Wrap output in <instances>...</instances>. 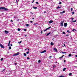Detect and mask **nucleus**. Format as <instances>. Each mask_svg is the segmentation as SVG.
Here are the masks:
<instances>
[{"instance_id":"nucleus-1","label":"nucleus","mask_w":77,"mask_h":77,"mask_svg":"<svg viewBox=\"0 0 77 77\" xmlns=\"http://www.w3.org/2000/svg\"><path fill=\"white\" fill-rule=\"evenodd\" d=\"M5 10V11H9V10L7 8L5 7H0V10Z\"/></svg>"},{"instance_id":"nucleus-2","label":"nucleus","mask_w":77,"mask_h":77,"mask_svg":"<svg viewBox=\"0 0 77 77\" xmlns=\"http://www.w3.org/2000/svg\"><path fill=\"white\" fill-rule=\"evenodd\" d=\"M19 54H20V52H18L16 53H15L13 55V56H18V55H19Z\"/></svg>"},{"instance_id":"nucleus-3","label":"nucleus","mask_w":77,"mask_h":77,"mask_svg":"<svg viewBox=\"0 0 77 77\" xmlns=\"http://www.w3.org/2000/svg\"><path fill=\"white\" fill-rule=\"evenodd\" d=\"M63 23H64V20L61 22V23L60 24L61 26H63Z\"/></svg>"},{"instance_id":"nucleus-4","label":"nucleus","mask_w":77,"mask_h":77,"mask_svg":"<svg viewBox=\"0 0 77 77\" xmlns=\"http://www.w3.org/2000/svg\"><path fill=\"white\" fill-rule=\"evenodd\" d=\"M0 46L1 47V48H5V47H4V46H3V45L0 43Z\"/></svg>"},{"instance_id":"nucleus-5","label":"nucleus","mask_w":77,"mask_h":77,"mask_svg":"<svg viewBox=\"0 0 77 77\" xmlns=\"http://www.w3.org/2000/svg\"><path fill=\"white\" fill-rule=\"evenodd\" d=\"M45 52H47V51L46 50H45L41 52V53H45Z\"/></svg>"},{"instance_id":"nucleus-6","label":"nucleus","mask_w":77,"mask_h":77,"mask_svg":"<svg viewBox=\"0 0 77 77\" xmlns=\"http://www.w3.org/2000/svg\"><path fill=\"white\" fill-rule=\"evenodd\" d=\"M67 24L66 23H65L64 24V27H66V26H67Z\"/></svg>"},{"instance_id":"nucleus-7","label":"nucleus","mask_w":77,"mask_h":77,"mask_svg":"<svg viewBox=\"0 0 77 77\" xmlns=\"http://www.w3.org/2000/svg\"><path fill=\"white\" fill-rule=\"evenodd\" d=\"M5 32L6 34H8V33H9V32L8 31H6V30H5Z\"/></svg>"},{"instance_id":"nucleus-8","label":"nucleus","mask_w":77,"mask_h":77,"mask_svg":"<svg viewBox=\"0 0 77 77\" xmlns=\"http://www.w3.org/2000/svg\"><path fill=\"white\" fill-rule=\"evenodd\" d=\"M54 51H56V52H57V49H56V48H54Z\"/></svg>"},{"instance_id":"nucleus-9","label":"nucleus","mask_w":77,"mask_h":77,"mask_svg":"<svg viewBox=\"0 0 77 77\" xmlns=\"http://www.w3.org/2000/svg\"><path fill=\"white\" fill-rule=\"evenodd\" d=\"M53 20H50L49 22V23H53Z\"/></svg>"},{"instance_id":"nucleus-10","label":"nucleus","mask_w":77,"mask_h":77,"mask_svg":"<svg viewBox=\"0 0 77 77\" xmlns=\"http://www.w3.org/2000/svg\"><path fill=\"white\" fill-rule=\"evenodd\" d=\"M51 33V32L48 33V34L46 35V36H48V35H50Z\"/></svg>"},{"instance_id":"nucleus-11","label":"nucleus","mask_w":77,"mask_h":77,"mask_svg":"<svg viewBox=\"0 0 77 77\" xmlns=\"http://www.w3.org/2000/svg\"><path fill=\"white\" fill-rule=\"evenodd\" d=\"M61 53H63V54H66L67 53L66 52H62Z\"/></svg>"},{"instance_id":"nucleus-12","label":"nucleus","mask_w":77,"mask_h":77,"mask_svg":"<svg viewBox=\"0 0 77 77\" xmlns=\"http://www.w3.org/2000/svg\"><path fill=\"white\" fill-rule=\"evenodd\" d=\"M58 77H65V76L63 75H61V76H58Z\"/></svg>"},{"instance_id":"nucleus-13","label":"nucleus","mask_w":77,"mask_h":77,"mask_svg":"<svg viewBox=\"0 0 77 77\" xmlns=\"http://www.w3.org/2000/svg\"><path fill=\"white\" fill-rule=\"evenodd\" d=\"M60 8H61V7H60L58 6L57 7V9H60Z\"/></svg>"},{"instance_id":"nucleus-14","label":"nucleus","mask_w":77,"mask_h":77,"mask_svg":"<svg viewBox=\"0 0 77 77\" xmlns=\"http://www.w3.org/2000/svg\"><path fill=\"white\" fill-rule=\"evenodd\" d=\"M51 45H54V43H53V42H51Z\"/></svg>"},{"instance_id":"nucleus-15","label":"nucleus","mask_w":77,"mask_h":77,"mask_svg":"<svg viewBox=\"0 0 77 77\" xmlns=\"http://www.w3.org/2000/svg\"><path fill=\"white\" fill-rule=\"evenodd\" d=\"M66 69V68H64L63 69V71H65V70Z\"/></svg>"},{"instance_id":"nucleus-16","label":"nucleus","mask_w":77,"mask_h":77,"mask_svg":"<svg viewBox=\"0 0 77 77\" xmlns=\"http://www.w3.org/2000/svg\"><path fill=\"white\" fill-rule=\"evenodd\" d=\"M65 11H63V12H60V14H62L63 13H65Z\"/></svg>"},{"instance_id":"nucleus-17","label":"nucleus","mask_w":77,"mask_h":77,"mask_svg":"<svg viewBox=\"0 0 77 77\" xmlns=\"http://www.w3.org/2000/svg\"><path fill=\"white\" fill-rule=\"evenodd\" d=\"M24 55V56H27V54H26V53H24L23 54Z\"/></svg>"},{"instance_id":"nucleus-18","label":"nucleus","mask_w":77,"mask_h":77,"mask_svg":"<svg viewBox=\"0 0 77 77\" xmlns=\"http://www.w3.org/2000/svg\"><path fill=\"white\" fill-rule=\"evenodd\" d=\"M53 67L54 68L53 69H54V68H56V66H53Z\"/></svg>"},{"instance_id":"nucleus-19","label":"nucleus","mask_w":77,"mask_h":77,"mask_svg":"<svg viewBox=\"0 0 77 77\" xmlns=\"http://www.w3.org/2000/svg\"><path fill=\"white\" fill-rule=\"evenodd\" d=\"M33 9H37V7H33Z\"/></svg>"},{"instance_id":"nucleus-20","label":"nucleus","mask_w":77,"mask_h":77,"mask_svg":"<svg viewBox=\"0 0 77 77\" xmlns=\"http://www.w3.org/2000/svg\"><path fill=\"white\" fill-rule=\"evenodd\" d=\"M69 56H72V55H71V54H70L68 55Z\"/></svg>"},{"instance_id":"nucleus-21","label":"nucleus","mask_w":77,"mask_h":77,"mask_svg":"<svg viewBox=\"0 0 77 77\" xmlns=\"http://www.w3.org/2000/svg\"><path fill=\"white\" fill-rule=\"evenodd\" d=\"M17 30H18V31H20V30H21V29H20V28H18L17 29Z\"/></svg>"},{"instance_id":"nucleus-22","label":"nucleus","mask_w":77,"mask_h":77,"mask_svg":"<svg viewBox=\"0 0 77 77\" xmlns=\"http://www.w3.org/2000/svg\"><path fill=\"white\" fill-rule=\"evenodd\" d=\"M17 3H18V2H19V0H16Z\"/></svg>"},{"instance_id":"nucleus-23","label":"nucleus","mask_w":77,"mask_h":77,"mask_svg":"<svg viewBox=\"0 0 77 77\" xmlns=\"http://www.w3.org/2000/svg\"><path fill=\"white\" fill-rule=\"evenodd\" d=\"M26 26H27V27H28V26H29V24H26Z\"/></svg>"},{"instance_id":"nucleus-24","label":"nucleus","mask_w":77,"mask_h":77,"mask_svg":"<svg viewBox=\"0 0 77 77\" xmlns=\"http://www.w3.org/2000/svg\"><path fill=\"white\" fill-rule=\"evenodd\" d=\"M71 75H72V73H70L69 74V75L70 76H71Z\"/></svg>"},{"instance_id":"nucleus-25","label":"nucleus","mask_w":77,"mask_h":77,"mask_svg":"<svg viewBox=\"0 0 77 77\" xmlns=\"http://www.w3.org/2000/svg\"><path fill=\"white\" fill-rule=\"evenodd\" d=\"M21 42H22V41H20V42H18V43H19V44H21Z\"/></svg>"},{"instance_id":"nucleus-26","label":"nucleus","mask_w":77,"mask_h":77,"mask_svg":"<svg viewBox=\"0 0 77 77\" xmlns=\"http://www.w3.org/2000/svg\"><path fill=\"white\" fill-rule=\"evenodd\" d=\"M76 20H73L72 22H76Z\"/></svg>"},{"instance_id":"nucleus-27","label":"nucleus","mask_w":77,"mask_h":77,"mask_svg":"<svg viewBox=\"0 0 77 77\" xmlns=\"http://www.w3.org/2000/svg\"><path fill=\"white\" fill-rule=\"evenodd\" d=\"M62 33H63V34H64L65 35V34H66L65 32H63Z\"/></svg>"},{"instance_id":"nucleus-28","label":"nucleus","mask_w":77,"mask_h":77,"mask_svg":"<svg viewBox=\"0 0 77 77\" xmlns=\"http://www.w3.org/2000/svg\"><path fill=\"white\" fill-rule=\"evenodd\" d=\"M59 5H61L62 4V2H60L59 3Z\"/></svg>"},{"instance_id":"nucleus-29","label":"nucleus","mask_w":77,"mask_h":77,"mask_svg":"<svg viewBox=\"0 0 77 77\" xmlns=\"http://www.w3.org/2000/svg\"><path fill=\"white\" fill-rule=\"evenodd\" d=\"M48 30V29L47 28L46 29L44 30V31H47Z\"/></svg>"},{"instance_id":"nucleus-30","label":"nucleus","mask_w":77,"mask_h":77,"mask_svg":"<svg viewBox=\"0 0 77 77\" xmlns=\"http://www.w3.org/2000/svg\"><path fill=\"white\" fill-rule=\"evenodd\" d=\"M26 54H29V51H28L26 52Z\"/></svg>"},{"instance_id":"nucleus-31","label":"nucleus","mask_w":77,"mask_h":77,"mask_svg":"<svg viewBox=\"0 0 77 77\" xmlns=\"http://www.w3.org/2000/svg\"><path fill=\"white\" fill-rule=\"evenodd\" d=\"M3 60V58H2L1 59V61H2Z\"/></svg>"},{"instance_id":"nucleus-32","label":"nucleus","mask_w":77,"mask_h":77,"mask_svg":"<svg viewBox=\"0 0 77 77\" xmlns=\"http://www.w3.org/2000/svg\"><path fill=\"white\" fill-rule=\"evenodd\" d=\"M71 11H72V10H73V8H71Z\"/></svg>"},{"instance_id":"nucleus-33","label":"nucleus","mask_w":77,"mask_h":77,"mask_svg":"<svg viewBox=\"0 0 77 77\" xmlns=\"http://www.w3.org/2000/svg\"><path fill=\"white\" fill-rule=\"evenodd\" d=\"M38 62V63H40V62H41V60H39Z\"/></svg>"},{"instance_id":"nucleus-34","label":"nucleus","mask_w":77,"mask_h":77,"mask_svg":"<svg viewBox=\"0 0 77 77\" xmlns=\"http://www.w3.org/2000/svg\"><path fill=\"white\" fill-rule=\"evenodd\" d=\"M74 30H75V29H73L72 30V31L73 32H74Z\"/></svg>"},{"instance_id":"nucleus-35","label":"nucleus","mask_w":77,"mask_h":77,"mask_svg":"<svg viewBox=\"0 0 77 77\" xmlns=\"http://www.w3.org/2000/svg\"><path fill=\"white\" fill-rule=\"evenodd\" d=\"M35 3L36 4H39V3H38V2H36Z\"/></svg>"},{"instance_id":"nucleus-36","label":"nucleus","mask_w":77,"mask_h":77,"mask_svg":"<svg viewBox=\"0 0 77 77\" xmlns=\"http://www.w3.org/2000/svg\"><path fill=\"white\" fill-rule=\"evenodd\" d=\"M9 49H11V46L9 47Z\"/></svg>"},{"instance_id":"nucleus-37","label":"nucleus","mask_w":77,"mask_h":77,"mask_svg":"<svg viewBox=\"0 0 77 77\" xmlns=\"http://www.w3.org/2000/svg\"><path fill=\"white\" fill-rule=\"evenodd\" d=\"M50 28H51V27H49V28H48L47 29H50Z\"/></svg>"},{"instance_id":"nucleus-38","label":"nucleus","mask_w":77,"mask_h":77,"mask_svg":"<svg viewBox=\"0 0 77 77\" xmlns=\"http://www.w3.org/2000/svg\"><path fill=\"white\" fill-rule=\"evenodd\" d=\"M27 59H30V58H29V57H27Z\"/></svg>"},{"instance_id":"nucleus-39","label":"nucleus","mask_w":77,"mask_h":77,"mask_svg":"<svg viewBox=\"0 0 77 77\" xmlns=\"http://www.w3.org/2000/svg\"><path fill=\"white\" fill-rule=\"evenodd\" d=\"M34 1H35V0H33V1L32 2V3H33V2H34Z\"/></svg>"},{"instance_id":"nucleus-40","label":"nucleus","mask_w":77,"mask_h":77,"mask_svg":"<svg viewBox=\"0 0 77 77\" xmlns=\"http://www.w3.org/2000/svg\"><path fill=\"white\" fill-rule=\"evenodd\" d=\"M67 32H69V30H67Z\"/></svg>"},{"instance_id":"nucleus-41","label":"nucleus","mask_w":77,"mask_h":77,"mask_svg":"<svg viewBox=\"0 0 77 77\" xmlns=\"http://www.w3.org/2000/svg\"><path fill=\"white\" fill-rule=\"evenodd\" d=\"M62 57H62H62H59V59H60V58H62Z\"/></svg>"},{"instance_id":"nucleus-42","label":"nucleus","mask_w":77,"mask_h":77,"mask_svg":"<svg viewBox=\"0 0 77 77\" xmlns=\"http://www.w3.org/2000/svg\"><path fill=\"white\" fill-rule=\"evenodd\" d=\"M11 43V41H10L9 42V43L8 44H10V43Z\"/></svg>"},{"instance_id":"nucleus-43","label":"nucleus","mask_w":77,"mask_h":77,"mask_svg":"<svg viewBox=\"0 0 77 77\" xmlns=\"http://www.w3.org/2000/svg\"><path fill=\"white\" fill-rule=\"evenodd\" d=\"M72 21H73V20H74V18H72Z\"/></svg>"},{"instance_id":"nucleus-44","label":"nucleus","mask_w":77,"mask_h":77,"mask_svg":"<svg viewBox=\"0 0 77 77\" xmlns=\"http://www.w3.org/2000/svg\"><path fill=\"white\" fill-rule=\"evenodd\" d=\"M72 13L73 14H74V12H72Z\"/></svg>"},{"instance_id":"nucleus-45","label":"nucleus","mask_w":77,"mask_h":77,"mask_svg":"<svg viewBox=\"0 0 77 77\" xmlns=\"http://www.w3.org/2000/svg\"><path fill=\"white\" fill-rule=\"evenodd\" d=\"M24 31H26V29H24Z\"/></svg>"},{"instance_id":"nucleus-46","label":"nucleus","mask_w":77,"mask_h":77,"mask_svg":"<svg viewBox=\"0 0 77 77\" xmlns=\"http://www.w3.org/2000/svg\"><path fill=\"white\" fill-rule=\"evenodd\" d=\"M8 46H10V44H9L8 43Z\"/></svg>"},{"instance_id":"nucleus-47","label":"nucleus","mask_w":77,"mask_h":77,"mask_svg":"<svg viewBox=\"0 0 77 77\" xmlns=\"http://www.w3.org/2000/svg\"><path fill=\"white\" fill-rule=\"evenodd\" d=\"M34 25H36V24H38V23H35V24H34Z\"/></svg>"},{"instance_id":"nucleus-48","label":"nucleus","mask_w":77,"mask_h":77,"mask_svg":"<svg viewBox=\"0 0 77 77\" xmlns=\"http://www.w3.org/2000/svg\"><path fill=\"white\" fill-rule=\"evenodd\" d=\"M11 22H13V20H11Z\"/></svg>"},{"instance_id":"nucleus-49","label":"nucleus","mask_w":77,"mask_h":77,"mask_svg":"<svg viewBox=\"0 0 77 77\" xmlns=\"http://www.w3.org/2000/svg\"><path fill=\"white\" fill-rule=\"evenodd\" d=\"M30 22H31V23H33V21H30Z\"/></svg>"},{"instance_id":"nucleus-50","label":"nucleus","mask_w":77,"mask_h":77,"mask_svg":"<svg viewBox=\"0 0 77 77\" xmlns=\"http://www.w3.org/2000/svg\"><path fill=\"white\" fill-rule=\"evenodd\" d=\"M14 64H15V65H17V63H14Z\"/></svg>"},{"instance_id":"nucleus-51","label":"nucleus","mask_w":77,"mask_h":77,"mask_svg":"<svg viewBox=\"0 0 77 77\" xmlns=\"http://www.w3.org/2000/svg\"><path fill=\"white\" fill-rule=\"evenodd\" d=\"M42 31L41 32V34H42Z\"/></svg>"},{"instance_id":"nucleus-52","label":"nucleus","mask_w":77,"mask_h":77,"mask_svg":"<svg viewBox=\"0 0 77 77\" xmlns=\"http://www.w3.org/2000/svg\"><path fill=\"white\" fill-rule=\"evenodd\" d=\"M52 57L51 56H50L49 57L51 58V57Z\"/></svg>"},{"instance_id":"nucleus-53","label":"nucleus","mask_w":77,"mask_h":77,"mask_svg":"<svg viewBox=\"0 0 77 77\" xmlns=\"http://www.w3.org/2000/svg\"><path fill=\"white\" fill-rule=\"evenodd\" d=\"M63 45L64 46V47H66L65 45V44Z\"/></svg>"},{"instance_id":"nucleus-54","label":"nucleus","mask_w":77,"mask_h":77,"mask_svg":"<svg viewBox=\"0 0 77 77\" xmlns=\"http://www.w3.org/2000/svg\"><path fill=\"white\" fill-rule=\"evenodd\" d=\"M64 62H66V61H65V60H64Z\"/></svg>"},{"instance_id":"nucleus-55","label":"nucleus","mask_w":77,"mask_h":77,"mask_svg":"<svg viewBox=\"0 0 77 77\" xmlns=\"http://www.w3.org/2000/svg\"><path fill=\"white\" fill-rule=\"evenodd\" d=\"M44 13H46V11H45L44 12Z\"/></svg>"},{"instance_id":"nucleus-56","label":"nucleus","mask_w":77,"mask_h":77,"mask_svg":"<svg viewBox=\"0 0 77 77\" xmlns=\"http://www.w3.org/2000/svg\"><path fill=\"white\" fill-rule=\"evenodd\" d=\"M66 36H69V35H66Z\"/></svg>"},{"instance_id":"nucleus-57","label":"nucleus","mask_w":77,"mask_h":77,"mask_svg":"<svg viewBox=\"0 0 77 77\" xmlns=\"http://www.w3.org/2000/svg\"><path fill=\"white\" fill-rule=\"evenodd\" d=\"M11 46H12V44H11Z\"/></svg>"},{"instance_id":"nucleus-58","label":"nucleus","mask_w":77,"mask_h":77,"mask_svg":"<svg viewBox=\"0 0 77 77\" xmlns=\"http://www.w3.org/2000/svg\"><path fill=\"white\" fill-rule=\"evenodd\" d=\"M5 69H4L3 70V71H5Z\"/></svg>"},{"instance_id":"nucleus-59","label":"nucleus","mask_w":77,"mask_h":77,"mask_svg":"<svg viewBox=\"0 0 77 77\" xmlns=\"http://www.w3.org/2000/svg\"><path fill=\"white\" fill-rule=\"evenodd\" d=\"M75 57H77V55H75Z\"/></svg>"},{"instance_id":"nucleus-60","label":"nucleus","mask_w":77,"mask_h":77,"mask_svg":"<svg viewBox=\"0 0 77 77\" xmlns=\"http://www.w3.org/2000/svg\"><path fill=\"white\" fill-rule=\"evenodd\" d=\"M27 36V35H25V36Z\"/></svg>"},{"instance_id":"nucleus-61","label":"nucleus","mask_w":77,"mask_h":77,"mask_svg":"<svg viewBox=\"0 0 77 77\" xmlns=\"http://www.w3.org/2000/svg\"><path fill=\"white\" fill-rule=\"evenodd\" d=\"M63 56H64V55H63V56H62V57H63Z\"/></svg>"},{"instance_id":"nucleus-62","label":"nucleus","mask_w":77,"mask_h":77,"mask_svg":"<svg viewBox=\"0 0 77 77\" xmlns=\"http://www.w3.org/2000/svg\"><path fill=\"white\" fill-rule=\"evenodd\" d=\"M28 51H29V49H28Z\"/></svg>"},{"instance_id":"nucleus-63","label":"nucleus","mask_w":77,"mask_h":77,"mask_svg":"<svg viewBox=\"0 0 77 77\" xmlns=\"http://www.w3.org/2000/svg\"><path fill=\"white\" fill-rule=\"evenodd\" d=\"M32 20H34V18H32Z\"/></svg>"},{"instance_id":"nucleus-64","label":"nucleus","mask_w":77,"mask_h":77,"mask_svg":"<svg viewBox=\"0 0 77 77\" xmlns=\"http://www.w3.org/2000/svg\"><path fill=\"white\" fill-rule=\"evenodd\" d=\"M27 50V49H26L25 50Z\"/></svg>"}]
</instances>
